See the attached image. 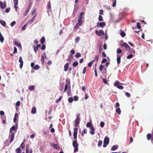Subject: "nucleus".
I'll use <instances>...</instances> for the list:
<instances>
[{
  "label": "nucleus",
  "instance_id": "nucleus-1",
  "mask_svg": "<svg viewBox=\"0 0 153 153\" xmlns=\"http://www.w3.org/2000/svg\"><path fill=\"white\" fill-rule=\"evenodd\" d=\"M73 146L74 148V152H78V144L77 143V140H75L74 141L73 143Z\"/></svg>",
  "mask_w": 153,
  "mask_h": 153
},
{
  "label": "nucleus",
  "instance_id": "nucleus-2",
  "mask_svg": "<svg viewBox=\"0 0 153 153\" xmlns=\"http://www.w3.org/2000/svg\"><path fill=\"white\" fill-rule=\"evenodd\" d=\"M120 84L121 85H123V83H120L119 81L117 80L114 83V85L120 89L122 90L123 89V87L122 86L120 85Z\"/></svg>",
  "mask_w": 153,
  "mask_h": 153
},
{
  "label": "nucleus",
  "instance_id": "nucleus-3",
  "mask_svg": "<svg viewBox=\"0 0 153 153\" xmlns=\"http://www.w3.org/2000/svg\"><path fill=\"white\" fill-rule=\"evenodd\" d=\"M95 33L97 35L99 36H101L104 35V32L102 30H100L99 31L96 30L95 31Z\"/></svg>",
  "mask_w": 153,
  "mask_h": 153
},
{
  "label": "nucleus",
  "instance_id": "nucleus-4",
  "mask_svg": "<svg viewBox=\"0 0 153 153\" xmlns=\"http://www.w3.org/2000/svg\"><path fill=\"white\" fill-rule=\"evenodd\" d=\"M122 47H124L126 50L127 51H129L131 49V48L130 46L126 43L124 42L121 45Z\"/></svg>",
  "mask_w": 153,
  "mask_h": 153
},
{
  "label": "nucleus",
  "instance_id": "nucleus-5",
  "mask_svg": "<svg viewBox=\"0 0 153 153\" xmlns=\"http://www.w3.org/2000/svg\"><path fill=\"white\" fill-rule=\"evenodd\" d=\"M105 25H106L105 22H98L97 23L96 27H100L102 28H103Z\"/></svg>",
  "mask_w": 153,
  "mask_h": 153
},
{
  "label": "nucleus",
  "instance_id": "nucleus-6",
  "mask_svg": "<svg viewBox=\"0 0 153 153\" xmlns=\"http://www.w3.org/2000/svg\"><path fill=\"white\" fill-rule=\"evenodd\" d=\"M78 129L77 128H74V131L73 133L74 138V139H76L77 138V133Z\"/></svg>",
  "mask_w": 153,
  "mask_h": 153
},
{
  "label": "nucleus",
  "instance_id": "nucleus-7",
  "mask_svg": "<svg viewBox=\"0 0 153 153\" xmlns=\"http://www.w3.org/2000/svg\"><path fill=\"white\" fill-rule=\"evenodd\" d=\"M30 6H29L27 7L26 8V10L25 12L23 13V16H27L29 13V10H30Z\"/></svg>",
  "mask_w": 153,
  "mask_h": 153
},
{
  "label": "nucleus",
  "instance_id": "nucleus-8",
  "mask_svg": "<svg viewBox=\"0 0 153 153\" xmlns=\"http://www.w3.org/2000/svg\"><path fill=\"white\" fill-rule=\"evenodd\" d=\"M109 141V139L108 137L106 136L104 140L103 144H108Z\"/></svg>",
  "mask_w": 153,
  "mask_h": 153
},
{
  "label": "nucleus",
  "instance_id": "nucleus-9",
  "mask_svg": "<svg viewBox=\"0 0 153 153\" xmlns=\"http://www.w3.org/2000/svg\"><path fill=\"white\" fill-rule=\"evenodd\" d=\"M90 133L92 134L93 135L94 134L95 128L94 127L93 125L92 124L91 126L90 127Z\"/></svg>",
  "mask_w": 153,
  "mask_h": 153
},
{
  "label": "nucleus",
  "instance_id": "nucleus-10",
  "mask_svg": "<svg viewBox=\"0 0 153 153\" xmlns=\"http://www.w3.org/2000/svg\"><path fill=\"white\" fill-rule=\"evenodd\" d=\"M6 7V2L4 1L3 3L1 1H0V7L2 9L5 8Z\"/></svg>",
  "mask_w": 153,
  "mask_h": 153
},
{
  "label": "nucleus",
  "instance_id": "nucleus-11",
  "mask_svg": "<svg viewBox=\"0 0 153 153\" xmlns=\"http://www.w3.org/2000/svg\"><path fill=\"white\" fill-rule=\"evenodd\" d=\"M29 145L27 144L26 146V153H29ZM33 150L32 149H30V153H32Z\"/></svg>",
  "mask_w": 153,
  "mask_h": 153
},
{
  "label": "nucleus",
  "instance_id": "nucleus-12",
  "mask_svg": "<svg viewBox=\"0 0 153 153\" xmlns=\"http://www.w3.org/2000/svg\"><path fill=\"white\" fill-rule=\"evenodd\" d=\"M14 135L15 133L13 132H12L11 134V135L10 136V143H11L13 141V140L14 139Z\"/></svg>",
  "mask_w": 153,
  "mask_h": 153
},
{
  "label": "nucleus",
  "instance_id": "nucleus-13",
  "mask_svg": "<svg viewBox=\"0 0 153 153\" xmlns=\"http://www.w3.org/2000/svg\"><path fill=\"white\" fill-rule=\"evenodd\" d=\"M80 118H76L75 120V126L78 127L80 122Z\"/></svg>",
  "mask_w": 153,
  "mask_h": 153
},
{
  "label": "nucleus",
  "instance_id": "nucleus-14",
  "mask_svg": "<svg viewBox=\"0 0 153 153\" xmlns=\"http://www.w3.org/2000/svg\"><path fill=\"white\" fill-rule=\"evenodd\" d=\"M69 63H67L65 64L64 66V70L65 71H66L68 68L69 67Z\"/></svg>",
  "mask_w": 153,
  "mask_h": 153
},
{
  "label": "nucleus",
  "instance_id": "nucleus-15",
  "mask_svg": "<svg viewBox=\"0 0 153 153\" xmlns=\"http://www.w3.org/2000/svg\"><path fill=\"white\" fill-rule=\"evenodd\" d=\"M14 44L19 48H22V46L20 43L16 41L14 42Z\"/></svg>",
  "mask_w": 153,
  "mask_h": 153
},
{
  "label": "nucleus",
  "instance_id": "nucleus-16",
  "mask_svg": "<svg viewBox=\"0 0 153 153\" xmlns=\"http://www.w3.org/2000/svg\"><path fill=\"white\" fill-rule=\"evenodd\" d=\"M117 64L118 65H119L120 63L121 60V56H120L119 55H117Z\"/></svg>",
  "mask_w": 153,
  "mask_h": 153
},
{
  "label": "nucleus",
  "instance_id": "nucleus-17",
  "mask_svg": "<svg viewBox=\"0 0 153 153\" xmlns=\"http://www.w3.org/2000/svg\"><path fill=\"white\" fill-rule=\"evenodd\" d=\"M118 148V146L116 145H114L111 148V150L115 151Z\"/></svg>",
  "mask_w": 153,
  "mask_h": 153
},
{
  "label": "nucleus",
  "instance_id": "nucleus-18",
  "mask_svg": "<svg viewBox=\"0 0 153 153\" xmlns=\"http://www.w3.org/2000/svg\"><path fill=\"white\" fill-rule=\"evenodd\" d=\"M31 113L33 114H35L36 112V108L35 107H33L31 110Z\"/></svg>",
  "mask_w": 153,
  "mask_h": 153
},
{
  "label": "nucleus",
  "instance_id": "nucleus-19",
  "mask_svg": "<svg viewBox=\"0 0 153 153\" xmlns=\"http://www.w3.org/2000/svg\"><path fill=\"white\" fill-rule=\"evenodd\" d=\"M47 9L48 10H50L51 9V1H49L48 3V4L47 6Z\"/></svg>",
  "mask_w": 153,
  "mask_h": 153
},
{
  "label": "nucleus",
  "instance_id": "nucleus-20",
  "mask_svg": "<svg viewBox=\"0 0 153 153\" xmlns=\"http://www.w3.org/2000/svg\"><path fill=\"white\" fill-rule=\"evenodd\" d=\"M36 15H34L32 19L29 21V23H32L33 22L36 18Z\"/></svg>",
  "mask_w": 153,
  "mask_h": 153
},
{
  "label": "nucleus",
  "instance_id": "nucleus-21",
  "mask_svg": "<svg viewBox=\"0 0 153 153\" xmlns=\"http://www.w3.org/2000/svg\"><path fill=\"white\" fill-rule=\"evenodd\" d=\"M45 38L44 36L42 37L40 41L41 44L43 45L45 42Z\"/></svg>",
  "mask_w": 153,
  "mask_h": 153
},
{
  "label": "nucleus",
  "instance_id": "nucleus-22",
  "mask_svg": "<svg viewBox=\"0 0 153 153\" xmlns=\"http://www.w3.org/2000/svg\"><path fill=\"white\" fill-rule=\"evenodd\" d=\"M0 23L3 26H5L6 24L5 22L3 20H0Z\"/></svg>",
  "mask_w": 153,
  "mask_h": 153
},
{
  "label": "nucleus",
  "instance_id": "nucleus-23",
  "mask_svg": "<svg viewBox=\"0 0 153 153\" xmlns=\"http://www.w3.org/2000/svg\"><path fill=\"white\" fill-rule=\"evenodd\" d=\"M116 111L118 114H121V111L120 108L118 107L116 110Z\"/></svg>",
  "mask_w": 153,
  "mask_h": 153
},
{
  "label": "nucleus",
  "instance_id": "nucleus-24",
  "mask_svg": "<svg viewBox=\"0 0 153 153\" xmlns=\"http://www.w3.org/2000/svg\"><path fill=\"white\" fill-rule=\"evenodd\" d=\"M16 129V127L15 126H13L10 129V133L13 131H14Z\"/></svg>",
  "mask_w": 153,
  "mask_h": 153
},
{
  "label": "nucleus",
  "instance_id": "nucleus-25",
  "mask_svg": "<svg viewBox=\"0 0 153 153\" xmlns=\"http://www.w3.org/2000/svg\"><path fill=\"white\" fill-rule=\"evenodd\" d=\"M35 88V87L33 85H31L29 86L28 88V89L30 91H33Z\"/></svg>",
  "mask_w": 153,
  "mask_h": 153
},
{
  "label": "nucleus",
  "instance_id": "nucleus-26",
  "mask_svg": "<svg viewBox=\"0 0 153 153\" xmlns=\"http://www.w3.org/2000/svg\"><path fill=\"white\" fill-rule=\"evenodd\" d=\"M126 33L123 31H122L120 32V35L122 37H124L126 36Z\"/></svg>",
  "mask_w": 153,
  "mask_h": 153
},
{
  "label": "nucleus",
  "instance_id": "nucleus-27",
  "mask_svg": "<svg viewBox=\"0 0 153 153\" xmlns=\"http://www.w3.org/2000/svg\"><path fill=\"white\" fill-rule=\"evenodd\" d=\"M78 23H77L78 24H79V25H81L82 24V19H78Z\"/></svg>",
  "mask_w": 153,
  "mask_h": 153
},
{
  "label": "nucleus",
  "instance_id": "nucleus-28",
  "mask_svg": "<svg viewBox=\"0 0 153 153\" xmlns=\"http://www.w3.org/2000/svg\"><path fill=\"white\" fill-rule=\"evenodd\" d=\"M18 2L14 3V7L15 8V9H16V11H17V10L18 7H17V6L18 4Z\"/></svg>",
  "mask_w": 153,
  "mask_h": 153
},
{
  "label": "nucleus",
  "instance_id": "nucleus-29",
  "mask_svg": "<svg viewBox=\"0 0 153 153\" xmlns=\"http://www.w3.org/2000/svg\"><path fill=\"white\" fill-rule=\"evenodd\" d=\"M78 65V62L77 61L74 62L73 64V66L74 67H76Z\"/></svg>",
  "mask_w": 153,
  "mask_h": 153
},
{
  "label": "nucleus",
  "instance_id": "nucleus-30",
  "mask_svg": "<svg viewBox=\"0 0 153 153\" xmlns=\"http://www.w3.org/2000/svg\"><path fill=\"white\" fill-rule=\"evenodd\" d=\"M152 137V136L150 134H148L147 135V139L148 140H150Z\"/></svg>",
  "mask_w": 153,
  "mask_h": 153
},
{
  "label": "nucleus",
  "instance_id": "nucleus-31",
  "mask_svg": "<svg viewBox=\"0 0 153 153\" xmlns=\"http://www.w3.org/2000/svg\"><path fill=\"white\" fill-rule=\"evenodd\" d=\"M39 66L38 65H36L34 67H33V69L34 70H37L39 68Z\"/></svg>",
  "mask_w": 153,
  "mask_h": 153
},
{
  "label": "nucleus",
  "instance_id": "nucleus-32",
  "mask_svg": "<svg viewBox=\"0 0 153 153\" xmlns=\"http://www.w3.org/2000/svg\"><path fill=\"white\" fill-rule=\"evenodd\" d=\"M137 28L138 29H140L141 28V27L140 25V23L137 22V27H135V28L136 29Z\"/></svg>",
  "mask_w": 153,
  "mask_h": 153
},
{
  "label": "nucleus",
  "instance_id": "nucleus-33",
  "mask_svg": "<svg viewBox=\"0 0 153 153\" xmlns=\"http://www.w3.org/2000/svg\"><path fill=\"white\" fill-rule=\"evenodd\" d=\"M81 54L80 53H77L76 54L75 56L76 58H78L79 57L81 56Z\"/></svg>",
  "mask_w": 153,
  "mask_h": 153
},
{
  "label": "nucleus",
  "instance_id": "nucleus-34",
  "mask_svg": "<svg viewBox=\"0 0 153 153\" xmlns=\"http://www.w3.org/2000/svg\"><path fill=\"white\" fill-rule=\"evenodd\" d=\"M84 13L83 12H81L80 13L79 19H82V18L83 15L84 14Z\"/></svg>",
  "mask_w": 153,
  "mask_h": 153
},
{
  "label": "nucleus",
  "instance_id": "nucleus-35",
  "mask_svg": "<svg viewBox=\"0 0 153 153\" xmlns=\"http://www.w3.org/2000/svg\"><path fill=\"white\" fill-rule=\"evenodd\" d=\"M98 20L100 22H102L103 21V18L102 16H99L98 18Z\"/></svg>",
  "mask_w": 153,
  "mask_h": 153
},
{
  "label": "nucleus",
  "instance_id": "nucleus-36",
  "mask_svg": "<svg viewBox=\"0 0 153 153\" xmlns=\"http://www.w3.org/2000/svg\"><path fill=\"white\" fill-rule=\"evenodd\" d=\"M16 152H17V153H21V151L20 147L16 149Z\"/></svg>",
  "mask_w": 153,
  "mask_h": 153
},
{
  "label": "nucleus",
  "instance_id": "nucleus-37",
  "mask_svg": "<svg viewBox=\"0 0 153 153\" xmlns=\"http://www.w3.org/2000/svg\"><path fill=\"white\" fill-rule=\"evenodd\" d=\"M102 140H99L98 143V146L100 147L102 146Z\"/></svg>",
  "mask_w": 153,
  "mask_h": 153
},
{
  "label": "nucleus",
  "instance_id": "nucleus-38",
  "mask_svg": "<svg viewBox=\"0 0 153 153\" xmlns=\"http://www.w3.org/2000/svg\"><path fill=\"white\" fill-rule=\"evenodd\" d=\"M21 148L23 149H24L25 147V145H24V142H23L20 145V146Z\"/></svg>",
  "mask_w": 153,
  "mask_h": 153
},
{
  "label": "nucleus",
  "instance_id": "nucleus-39",
  "mask_svg": "<svg viewBox=\"0 0 153 153\" xmlns=\"http://www.w3.org/2000/svg\"><path fill=\"white\" fill-rule=\"evenodd\" d=\"M44 59H44V55H43V54H42V56H41V61L42 62V63H44Z\"/></svg>",
  "mask_w": 153,
  "mask_h": 153
},
{
  "label": "nucleus",
  "instance_id": "nucleus-40",
  "mask_svg": "<svg viewBox=\"0 0 153 153\" xmlns=\"http://www.w3.org/2000/svg\"><path fill=\"white\" fill-rule=\"evenodd\" d=\"M62 98V97L61 96H60L59 98L58 99H57L56 100V103H58L60 101H61Z\"/></svg>",
  "mask_w": 153,
  "mask_h": 153
},
{
  "label": "nucleus",
  "instance_id": "nucleus-41",
  "mask_svg": "<svg viewBox=\"0 0 153 153\" xmlns=\"http://www.w3.org/2000/svg\"><path fill=\"white\" fill-rule=\"evenodd\" d=\"M73 98L72 97H70L68 99V102L70 103H71L73 101Z\"/></svg>",
  "mask_w": 153,
  "mask_h": 153
},
{
  "label": "nucleus",
  "instance_id": "nucleus-42",
  "mask_svg": "<svg viewBox=\"0 0 153 153\" xmlns=\"http://www.w3.org/2000/svg\"><path fill=\"white\" fill-rule=\"evenodd\" d=\"M80 40V37H77L75 39V41L76 43H78Z\"/></svg>",
  "mask_w": 153,
  "mask_h": 153
},
{
  "label": "nucleus",
  "instance_id": "nucleus-43",
  "mask_svg": "<svg viewBox=\"0 0 153 153\" xmlns=\"http://www.w3.org/2000/svg\"><path fill=\"white\" fill-rule=\"evenodd\" d=\"M104 67V66H103L102 65H100L99 67V69L100 71H102L103 68Z\"/></svg>",
  "mask_w": 153,
  "mask_h": 153
},
{
  "label": "nucleus",
  "instance_id": "nucleus-44",
  "mask_svg": "<svg viewBox=\"0 0 153 153\" xmlns=\"http://www.w3.org/2000/svg\"><path fill=\"white\" fill-rule=\"evenodd\" d=\"M133 57V55L132 54H130L127 56V58L129 59Z\"/></svg>",
  "mask_w": 153,
  "mask_h": 153
},
{
  "label": "nucleus",
  "instance_id": "nucleus-45",
  "mask_svg": "<svg viewBox=\"0 0 153 153\" xmlns=\"http://www.w3.org/2000/svg\"><path fill=\"white\" fill-rule=\"evenodd\" d=\"M31 14L32 15H36V9H34L33 10V11L32 12Z\"/></svg>",
  "mask_w": 153,
  "mask_h": 153
},
{
  "label": "nucleus",
  "instance_id": "nucleus-46",
  "mask_svg": "<svg viewBox=\"0 0 153 153\" xmlns=\"http://www.w3.org/2000/svg\"><path fill=\"white\" fill-rule=\"evenodd\" d=\"M16 23V22L15 21H13L10 24V25L11 27H13Z\"/></svg>",
  "mask_w": 153,
  "mask_h": 153
},
{
  "label": "nucleus",
  "instance_id": "nucleus-47",
  "mask_svg": "<svg viewBox=\"0 0 153 153\" xmlns=\"http://www.w3.org/2000/svg\"><path fill=\"white\" fill-rule=\"evenodd\" d=\"M122 52V51L119 48H118L117 49V53H121Z\"/></svg>",
  "mask_w": 153,
  "mask_h": 153
},
{
  "label": "nucleus",
  "instance_id": "nucleus-48",
  "mask_svg": "<svg viewBox=\"0 0 153 153\" xmlns=\"http://www.w3.org/2000/svg\"><path fill=\"white\" fill-rule=\"evenodd\" d=\"M116 0H114V1H113V4H112V6L113 7H115L116 6Z\"/></svg>",
  "mask_w": 153,
  "mask_h": 153
},
{
  "label": "nucleus",
  "instance_id": "nucleus-49",
  "mask_svg": "<svg viewBox=\"0 0 153 153\" xmlns=\"http://www.w3.org/2000/svg\"><path fill=\"white\" fill-rule=\"evenodd\" d=\"M74 100L75 101H76L78 100V97L77 96H75L74 97Z\"/></svg>",
  "mask_w": 153,
  "mask_h": 153
},
{
  "label": "nucleus",
  "instance_id": "nucleus-50",
  "mask_svg": "<svg viewBox=\"0 0 153 153\" xmlns=\"http://www.w3.org/2000/svg\"><path fill=\"white\" fill-rule=\"evenodd\" d=\"M125 94L126 95V96L128 97H130L131 96L130 94L127 92H126L125 93Z\"/></svg>",
  "mask_w": 153,
  "mask_h": 153
},
{
  "label": "nucleus",
  "instance_id": "nucleus-51",
  "mask_svg": "<svg viewBox=\"0 0 153 153\" xmlns=\"http://www.w3.org/2000/svg\"><path fill=\"white\" fill-rule=\"evenodd\" d=\"M19 62L20 63H23V61L22 60V58L21 56H20L19 59Z\"/></svg>",
  "mask_w": 153,
  "mask_h": 153
},
{
  "label": "nucleus",
  "instance_id": "nucleus-52",
  "mask_svg": "<svg viewBox=\"0 0 153 153\" xmlns=\"http://www.w3.org/2000/svg\"><path fill=\"white\" fill-rule=\"evenodd\" d=\"M17 52V49L16 47H14V51L13 52V54H15Z\"/></svg>",
  "mask_w": 153,
  "mask_h": 153
},
{
  "label": "nucleus",
  "instance_id": "nucleus-53",
  "mask_svg": "<svg viewBox=\"0 0 153 153\" xmlns=\"http://www.w3.org/2000/svg\"><path fill=\"white\" fill-rule=\"evenodd\" d=\"M107 61V60L106 59H104L102 60L101 63H105V62H106Z\"/></svg>",
  "mask_w": 153,
  "mask_h": 153
},
{
  "label": "nucleus",
  "instance_id": "nucleus-54",
  "mask_svg": "<svg viewBox=\"0 0 153 153\" xmlns=\"http://www.w3.org/2000/svg\"><path fill=\"white\" fill-rule=\"evenodd\" d=\"M104 126V123L103 122H101L100 123V126L101 127H103Z\"/></svg>",
  "mask_w": 153,
  "mask_h": 153
},
{
  "label": "nucleus",
  "instance_id": "nucleus-55",
  "mask_svg": "<svg viewBox=\"0 0 153 153\" xmlns=\"http://www.w3.org/2000/svg\"><path fill=\"white\" fill-rule=\"evenodd\" d=\"M38 50V48L36 46H35L34 48V51L35 53H36Z\"/></svg>",
  "mask_w": 153,
  "mask_h": 153
},
{
  "label": "nucleus",
  "instance_id": "nucleus-56",
  "mask_svg": "<svg viewBox=\"0 0 153 153\" xmlns=\"http://www.w3.org/2000/svg\"><path fill=\"white\" fill-rule=\"evenodd\" d=\"M80 26L79 25V24H76V25H75L74 28L75 29H78L79 27V26Z\"/></svg>",
  "mask_w": 153,
  "mask_h": 153
},
{
  "label": "nucleus",
  "instance_id": "nucleus-57",
  "mask_svg": "<svg viewBox=\"0 0 153 153\" xmlns=\"http://www.w3.org/2000/svg\"><path fill=\"white\" fill-rule=\"evenodd\" d=\"M68 87V85L66 84L65 85V89L64 92L66 91L67 90Z\"/></svg>",
  "mask_w": 153,
  "mask_h": 153
},
{
  "label": "nucleus",
  "instance_id": "nucleus-58",
  "mask_svg": "<svg viewBox=\"0 0 153 153\" xmlns=\"http://www.w3.org/2000/svg\"><path fill=\"white\" fill-rule=\"evenodd\" d=\"M91 123L90 122H88L87 124H86V126L87 127H91Z\"/></svg>",
  "mask_w": 153,
  "mask_h": 153
},
{
  "label": "nucleus",
  "instance_id": "nucleus-59",
  "mask_svg": "<svg viewBox=\"0 0 153 153\" xmlns=\"http://www.w3.org/2000/svg\"><path fill=\"white\" fill-rule=\"evenodd\" d=\"M4 40V38L3 36H2L1 37H0V41L1 42H3Z\"/></svg>",
  "mask_w": 153,
  "mask_h": 153
},
{
  "label": "nucleus",
  "instance_id": "nucleus-60",
  "mask_svg": "<svg viewBox=\"0 0 153 153\" xmlns=\"http://www.w3.org/2000/svg\"><path fill=\"white\" fill-rule=\"evenodd\" d=\"M94 72H95V76H96L97 77L98 76V75H97V71L96 70V67L95 68V70H94Z\"/></svg>",
  "mask_w": 153,
  "mask_h": 153
},
{
  "label": "nucleus",
  "instance_id": "nucleus-61",
  "mask_svg": "<svg viewBox=\"0 0 153 153\" xmlns=\"http://www.w3.org/2000/svg\"><path fill=\"white\" fill-rule=\"evenodd\" d=\"M20 101H18L16 103V105L17 106H18L20 105Z\"/></svg>",
  "mask_w": 153,
  "mask_h": 153
},
{
  "label": "nucleus",
  "instance_id": "nucleus-62",
  "mask_svg": "<svg viewBox=\"0 0 153 153\" xmlns=\"http://www.w3.org/2000/svg\"><path fill=\"white\" fill-rule=\"evenodd\" d=\"M53 148H54L55 149H57L58 147V146L56 144L54 143L53 144Z\"/></svg>",
  "mask_w": 153,
  "mask_h": 153
},
{
  "label": "nucleus",
  "instance_id": "nucleus-63",
  "mask_svg": "<svg viewBox=\"0 0 153 153\" xmlns=\"http://www.w3.org/2000/svg\"><path fill=\"white\" fill-rule=\"evenodd\" d=\"M45 49V45H43L41 48V49L42 50H44Z\"/></svg>",
  "mask_w": 153,
  "mask_h": 153
},
{
  "label": "nucleus",
  "instance_id": "nucleus-64",
  "mask_svg": "<svg viewBox=\"0 0 153 153\" xmlns=\"http://www.w3.org/2000/svg\"><path fill=\"white\" fill-rule=\"evenodd\" d=\"M99 14L101 15H103V10H100Z\"/></svg>",
  "mask_w": 153,
  "mask_h": 153
}]
</instances>
